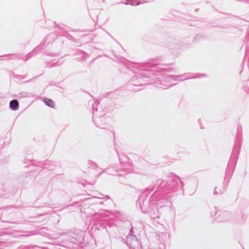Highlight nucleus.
Wrapping results in <instances>:
<instances>
[{"label":"nucleus","instance_id":"obj_1","mask_svg":"<svg viewBox=\"0 0 249 249\" xmlns=\"http://www.w3.org/2000/svg\"><path fill=\"white\" fill-rule=\"evenodd\" d=\"M182 186L178 177L167 181L159 179L154 185L149 186L142 192L136 204H139L143 213H148L152 219L158 218L160 214L155 205L165 204L172 195L182 189Z\"/></svg>","mask_w":249,"mask_h":249},{"label":"nucleus","instance_id":"obj_2","mask_svg":"<svg viewBox=\"0 0 249 249\" xmlns=\"http://www.w3.org/2000/svg\"><path fill=\"white\" fill-rule=\"evenodd\" d=\"M115 57L117 61L119 62L124 64L128 63L129 66L144 71L137 73L133 76L129 81V86L143 87L145 85L152 83V81H154L157 84H160V88L166 89L175 85L170 83L165 85L163 83V81L160 80L159 78L155 76L154 72H162L166 70L164 68L156 67L159 65H167L160 64V62L161 61L160 58L154 59L150 62L141 63L129 62L125 58L119 55H115Z\"/></svg>","mask_w":249,"mask_h":249},{"label":"nucleus","instance_id":"obj_3","mask_svg":"<svg viewBox=\"0 0 249 249\" xmlns=\"http://www.w3.org/2000/svg\"><path fill=\"white\" fill-rule=\"evenodd\" d=\"M91 222L99 230V227L106 229L109 234L117 235L119 233L118 227L114 223L105 216L104 214L96 213L91 218Z\"/></svg>","mask_w":249,"mask_h":249},{"label":"nucleus","instance_id":"obj_4","mask_svg":"<svg viewBox=\"0 0 249 249\" xmlns=\"http://www.w3.org/2000/svg\"><path fill=\"white\" fill-rule=\"evenodd\" d=\"M99 104L98 101H95L92 105V110L93 113V122L96 127L102 129L106 128V117H105V111L102 110L98 111L97 107Z\"/></svg>","mask_w":249,"mask_h":249},{"label":"nucleus","instance_id":"obj_5","mask_svg":"<svg viewBox=\"0 0 249 249\" xmlns=\"http://www.w3.org/2000/svg\"><path fill=\"white\" fill-rule=\"evenodd\" d=\"M241 133L242 128L238 126L237 129V134L235 139V143L232 149L231 157L238 159L240 147L241 145Z\"/></svg>","mask_w":249,"mask_h":249},{"label":"nucleus","instance_id":"obj_6","mask_svg":"<svg viewBox=\"0 0 249 249\" xmlns=\"http://www.w3.org/2000/svg\"><path fill=\"white\" fill-rule=\"evenodd\" d=\"M133 229H131L129 235L126 237L125 243L130 249H141V243L136 236L133 234Z\"/></svg>","mask_w":249,"mask_h":249},{"label":"nucleus","instance_id":"obj_7","mask_svg":"<svg viewBox=\"0 0 249 249\" xmlns=\"http://www.w3.org/2000/svg\"><path fill=\"white\" fill-rule=\"evenodd\" d=\"M237 160V159L231 157L225 173V180L227 179H229L231 177L234 167L236 164Z\"/></svg>","mask_w":249,"mask_h":249},{"label":"nucleus","instance_id":"obj_8","mask_svg":"<svg viewBox=\"0 0 249 249\" xmlns=\"http://www.w3.org/2000/svg\"><path fill=\"white\" fill-rule=\"evenodd\" d=\"M247 216L243 211H240L235 215V221L236 223L243 224L247 219Z\"/></svg>","mask_w":249,"mask_h":249},{"label":"nucleus","instance_id":"obj_9","mask_svg":"<svg viewBox=\"0 0 249 249\" xmlns=\"http://www.w3.org/2000/svg\"><path fill=\"white\" fill-rule=\"evenodd\" d=\"M190 73H186L181 75H166L164 76V81L167 83L171 82L173 81H177L178 78L180 77H184L187 75L190 74Z\"/></svg>","mask_w":249,"mask_h":249},{"label":"nucleus","instance_id":"obj_10","mask_svg":"<svg viewBox=\"0 0 249 249\" xmlns=\"http://www.w3.org/2000/svg\"><path fill=\"white\" fill-rule=\"evenodd\" d=\"M0 57H4V60H12L15 59H21L22 55L19 53H11L0 56Z\"/></svg>","mask_w":249,"mask_h":249},{"label":"nucleus","instance_id":"obj_11","mask_svg":"<svg viewBox=\"0 0 249 249\" xmlns=\"http://www.w3.org/2000/svg\"><path fill=\"white\" fill-rule=\"evenodd\" d=\"M232 214L228 211H224L220 214L219 218L223 222L230 221L232 219Z\"/></svg>","mask_w":249,"mask_h":249},{"label":"nucleus","instance_id":"obj_12","mask_svg":"<svg viewBox=\"0 0 249 249\" xmlns=\"http://www.w3.org/2000/svg\"><path fill=\"white\" fill-rule=\"evenodd\" d=\"M43 44H42V43H41L39 46L36 47V48L34 49V50L29 53L27 55V58L25 60V61H26L28 59H29L30 57L33 56L35 54H36L38 52H39L41 51V49L43 47Z\"/></svg>","mask_w":249,"mask_h":249},{"label":"nucleus","instance_id":"obj_13","mask_svg":"<svg viewBox=\"0 0 249 249\" xmlns=\"http://www.w3.org/2000/svg\"><path fill=\"white\" fill-rule=\"evenodd\" d=\"M9 107L13 111H16L19 108V103L16 99L11 100L9 103Z\"/></svg>","mask_w":249,"mask_h":249},{"label":"nucleus","instance_id":"obj_14","mask_svg":"<svg viewBox=\"0 0 249 249\" xmlns=\"http://www.w3.org/2000/svg\"><path fill=\"white\" fill-rule=\"evenodd\" d=\"M115 151L118 156L119 160L121 163H125L126 162L128 161V159L126 155L124 154L120 155L119 151L116 148H115Z\"/></svg>","mask_w":249,"mask_h":249},{"label":"nucleus","instance_id":"obj_15","mask_svg":"<svg viewBox=\"0 0 249 249\" xmlns=\"http://www.w3.org/2000/svg\"><path fill=\"white\" fill-rule=\"evenodd\" d=\"M43 101L46 106L52 108H54V104L52 99L47 98H44Z\"/></svg>","mask_w":249,"mask_h":249},{"label":"nucleus","instance_id":"obj_16","mask_svg":"<svg viewBox=\"0 0 249 249\" xmlns=\"http://www.w3.org/2000/svg\"><path fill=\"white\" fill-rule=\"evenodd\" d=\"M116 173L118 172V173L117 174H116V175L123 176L124 175H127L128 172L125 168H120L119 169H117L116 171ZM113 175H116V174H113Z\"/></svg>","mask_w":249,"mask_h":249},{"label":"nucleus","instance_id":"obj_17","mask_svg":"<svg viewBox=\"0 0 249 249\" xmlns=\"http://www.w3.org/2000/svg\"><path fill=\"white\" fill-rule=\"evenodd\" d=\"M206 75L205 74H201V73H196L195 75L192 76H189L185 78L183 80H185L189 79H194V78H200L201 77H205Z\"/></svg>","mask_w":249,"mask_h":249},{"label":"nucleus","instance_id":"obj_18","mask_svg":"<svg viewBox=\"0 0 249 249\" xmlns=\"http://www.w3.org/2000/svg\"><path fill=\"white\" fill-rule=\"evenodd\" d=\"M216 187L214 189V192H213V195H217V194H222L226 190V187H224L223 189H222V190H220L219 191V193H218L217 191H216Z\"/></svg>","mask_w":249,"mask_h":249},{"label":"nucleus","instance_id":"obj_19","mask_svg":"<svg viewBox=\"0 0 249 249\" xmlns=\"http://www.w3.org/2000/svg\"><path fill=\"white\" fill-rule=\"evenodd\" d=\"M203 37V36L201 35H196L194 38V41H197L199 39H200Z\"/></svg>","mask_w":249,"mask_h":249},{"label":"nucleus","instance_id":"obj_20","mask_svg":"<svg viewBox=\"0 0 249 249\" xmlns=\"http://www.w3.org/2000/svg\"><path fill=\"white\" fill-rule=\"evenodd\" d=\"M217 213V211L215 209L213 210V211L211 212V215L212 216H215Z\"/></svg>","mask_w":249,"mask_h":249},{"label":"nucleus","instance_id":"obj_21","mask_svg":"<svg viewBox=\"0 0 249 249\" xmlns=\"http://www.w3.org/2000/svg\"><path fill=\"white\" fill-rule=\"evenodd\" d=\"M97 198H103V197H92V198H86L84 200V201L85 200H92V199H97ZM83 201V200L82 201Z\"/></svg>","mask_w":249,"mask_h":249},{"label":"nucleus","instance_id":"obj_22","mask_svg":"<svg viewBox=\"0 0 249 249\" xmlns=\"http://www.w3.org/2000/svg\"><path fill=\"white\" fill-rule=\"evenodd\" d=\"M119 92V90H115V91H114L113 93H111L110 94V95L112 96V97H114V96L118 94Z\"/></svg>","mask_w":249,"mask_h":249},{"label":"nucleus","instance_id":"obj_23","mask_svg":"<svg viewBox=\"0 0 249 249\" xmlns=\"http://www.w3.org/2000/svg\"><path fill=\"white\" fill-rule=\"evenodd\" d=\"M80 202H75L74 203L72 204V205H78Z\"/></svg>","mask_w":249,"mask_h":249},{"label":"nucleus","instance_id":"obj_24","mask_svg":"<svg viewBox=\"0 0 249 249\" xmlns=\"http://www.w3.org/2000/svg\"><path fill=\"white\" fill-rule=\"evenodd\" d=\"M81 53L83 55V57H85V55L86 54V53L85 52H81Z\"/></svg>","mask_w":249,"mask_h":249},{"label":"nucleus","instance_id":"obj_25","mask_svg":"<svg viewBox=\"0 0 249 249\" xmlns=\"http://www.w3.org/2000/svg\"><path fill=\"white\" fill-rule=\"evenodd\" d=\"M198 122L199 124H200V128H203V127H202L201 126V125H200V119H199V120H198Z\"/></svg>","mask_w":249,"mask_h":249},{"label":"nucleus","instance_id":"obj_26","mask_svg":"<svg viewBox=\"0 0 249 249\" xmlns=\"http://www.w3.org/2000/svg\"><path fill=\"white\" fill-rule=\"evenodd\" d=\"M49 37V36H47L45 39H44V41L45 42H46L47 41V39H48V38Z\"/></svg>","mask_w":249,"mask_h":249},{"label":"nucleus","instance_id":"obj_27","mask_svg":"<svg viewBox=\"0 0 249 249\" xmlns=\"http://www.w3.org/2000/svg\"><path fill=\"white\" fill-rule=\"evenodd\" d=\"M55 63H53L52 65L50 66L49 67H53V66H55Z\"/></svg>","mask_w":249,"mask_h":249},{"label":"nucleus","instance_id":"obj_28","mask_svg":"<svg viewBox=\"0 0 249 249\" xmlns=\"http://www.w3.org/2000/svg\"><path fill=\"white\" fill-rule=\"evenodd\" d=\"M142 89H135V91H140V90H141Z\"/></svg>","mask_w":249,"mask_h":249},{"label":"nucleus","instance_id":"obj_29","mask_svg":"<svg viewBox=\"0 0 249 249\" xmlns=\"http://www.w3.org/2000/svg\"><path fill=\"white\" fill-rule=\"evenodd\" d=\"M171 70V69H167V70H166V71H170Z\"/></svg>","mask_w":249,"mask_h":249},{"label":"nucleus","instance_id":"obj_30","mask_svg":"<svg viewBox=\"0 0 249 249\" xmlns=\"http://www.w3.org/2000/svg\"><path fill=\"white\" fill-rule=\"evenodd\" d=\"M99 203L100 204H103V201H102V202H99Z\"/></svg>","mask_w":249,"mask_h":249},{"label":"nucleus","instance_id":"obj_31","mask_svg":"<svg viewBox=\"0 0 249 249\" xmlns=\"http://www.w3.org/2000/svg\"><path fill=\"white\" fill-rule=\"evenodd\" d=\"M106 197L107 198H109V196H106Z\"/></svg>","mask_w":249,"mask_h":249},{"label":"nucleus","instance_id":"obj_32","mask_svg":"<svg viewBox=\"0 0 249 249\" xmlns=\"http://www.w3.org/2000/svg\"><path fill=\"white\" fill-rule=\"evenodd\" d=\"M93 164L94 165H95V166L96 167V163H93Z\"/></svg>","mask_w":249,"mask_h":249}]
</instances>
